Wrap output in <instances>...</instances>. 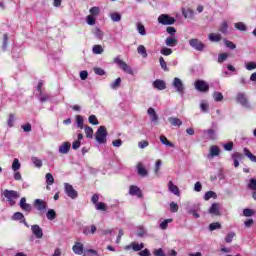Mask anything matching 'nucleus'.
Instances as JSON below:
<instances>
[{"mask_svg":"<svg viewBox=\"0 0 256 256\" xmlns=\"http://www.w3.org/2000/svg\"><path fill=\"white\" fill-rule=\"evenodd\" d=\"M3 197H5L7 203L10 205V207H15L16 205V199H19V197H21V195L19 194V192L15 191V190H9V189H5L2 193Z\"/></svg>","mask_w":256,"mask_h":256,"instance_id":"nucleus-1","label":"nucleus"},{"mask_svg":"<svg viewBox=\"0 0 256 256\" xmlns=\"http://www.w3.org/2000/svg\"><path fill=\"white\" fill-rule=\"evenodd\" d=\"M107 135H108L107 127L100 126L95 133V139L97 143H100V145L107 143Z\"/></svg>","mask_w":256,"mask_h":256,"instance_id":"nucleus-2","label":"nucleus"},{"mask_svg":"<svg viewBox=\"0 0 256 256\" xmlns=\"http://www.w3.org/2000/svg\"><path fill=\"white\" fill-rule=\"evenodd\" d=\"M194 87L196 91H199V93H209V83L205 82V80H196Z\"/></svg>","mask_w":256,"mask_h":256,"instance_id":"nucleus-3","label":"nucleus"},{"mask_svg":"<svg viewBox=\"0 0 256 256\" xmlns=\"http://www.w3.org/2000/svg\"><path fill=\"white\" fill-rule=\"evenodd\" d=\"M64 191L70 199H77L79 197V192L69 183H64Z\"/></svg>","mask_w":256,"mask_h":256,"instance_id":"nucleus-4","label":"nucleus"},{"mask_svg":"<svg viewBox=\"0 0 256 256\" xmlns=\"http://www.w3.org/2000/svg\"><path fill=\"white\" fill-rule=\"evenodd\" d=\"M175 17L168 14H162L158 17V23L161 25H175Z\"/></svg>","mask_w":256,"mask_h":256,"instance_id":"nucleus-5","label":"nucleus"},{"mask_svg":"<svg viewBox=\"0 0 256 256\" xmlns=\"http://www.w3.org/2000/svg\"><path fill=\"white\" fill-rule=\"evenodd\" d=\"M114 63H116V65H118L125 73H128V75H133V68L128 66L125 61L119 59V57L114 59Z\"/></svg>","mask_w":256,"mask_h":256,"instance_id":"nucleus-6","label":"nucleus"},{"mask_svg":"<svg viewBox=\"0 0 256 256\" xmlns=\"http://www.w3.org/2000/svg\"><path fill=\"white\" fill-rule=\"evenodd\" d=\"M189 45L192 47V49H195V51H205V45L203 42H201L197 38H192L189 40Z\"/></svg>","mask_w":256,"mask_h":256,"instance_id":"nucleus-7","label":"nucleus"},{"mask_svg":"<svg viewBox=\"0 0 256 256\" xmlns=\"http://www.w3.org/2000/svg\"><path fill=\"white\" fill-rule=\"evenodd\" d=\"M172 87L176 89V92L179 93L180 95H184L185 93V85H183V81H181L179 78H174Z\"/></svg>","mask_w":256,"mask_h":256,"instance_id":"nucleus-8","label":"nucleus"},{"mask_svg":"<svg viewBox=\"0 0 256 256\" xmlns=\"http://www.w3.org/2000/svg\"><path fill=\"white\" fill-rule=\"evenodd\" d=\"M34 209H37V211H40V213H43V211H47V202L45 200L36 199L33 203Z\"/></svg>","mask_w":256,"mask_h":256,"instance_id":"nucleus-9","label":"nucleus"},{"mask_svg":"<svg viewBox=\"0 0 256 256\" xmlns=\"http://www.w3.org/2000/svg\"><path fill=\"white\" fill-rule=\"evenodd\" d=\"M236 100L240 103V105H242V107H246V109L251 108V104H249V100L247 99V95H245V93H238Z\"/></svg>","mask_w":256,"mask_h":256,"instance_id":"nucleus-10","label":"nucleus"},{"mask_svg":"<svg viewBox=\"0 0 256 256\" xmlns=\"http://www.w3.org/2000/svg\"><path fill=\"white\" fill-rule=\"evenodd\" d=\"M124 249L125 251H131V249L134 251H143V249H145V244L143 242L140 244L138 242H132L131 244L126 245Z\"/></svg>","mask_w":256,"mask_h":256,"instance_id":"nucleus-11","label":"nucleus"},{"mask_svg":"<svg viewBox=\"0 0 256 256\" xmlns=\"http://www.w3.org/2000/svg\"><path fill=\"white\" fill-rule=\"evenodd\" d=\"M129 195L138 197V199H143V192L141 191V188H139L136 185H131L130 186Z\"/></svg>","mask_w":256,"mask_h":256,"instance_id":"nucleus-12","label":"nucleus"},{"mask_svg":"<svg viewBox=\"0 0 256 256\" xmlns=\"http://www.w3.org/2000/svg\"><path fill=\"white\" fill-rule=\"evenodd\" d=\"M19 206L21 208L22 211H26V213H31L33 206H31V204L27 203V198L22 197L20 199V203Z\"/></svg>","mask_w":256,"mask_h":256,"instance_id":"nucleus-13","label":"nucleus"},{"mask_svg":"<svg viewBox=\"0 0 256 256\" xmlns=\"http://www.w3.org/2000/svg\"><path fill=\"white\" fill-rule=\"evenodd\" d=\"M31 231L36 239H43V229L41 226L34 224L31 226Z\"/></svg>","mask_w":256,"mask_h":256,"instance_id":"nucleus-14","label":"nucleus"},{"mask_svg":"<svg viewBox=\"0 0 256 256\" xmlns=\"http://www.w3.org/2000/svg\"><path fill=\"white\" fill-rule=\"evenodd\" d=\"M220 209L221 206L219 205V203H213L209 208L208 213H210V215H215L216 217H219V215H221Z\"/></svg>","mask_w":256,"mask_h":256,"instance_id":"nucleus-15","label":"nucleus"},{"mask_svg":"<svg viewBox=\"0 0 256 256\" xmlns=\"http://www.w3.org/2000/svg\"><path fill=\"white\" fill-rule=\"evenodd\" d=\"M59 153L62 155H67L69 151H71V143L70 142H63L58 149Z\"/></svg>","mask_w":256,"mask_h":256,"instance_id":"nucleus-16","label":"nucleus"},{"mask_svg":"<svg viewBox=\"0 0 256 256\" xmlns=\"http://www.w3.org/2000/svg\"><path fill=\"white\" fill-rule=\"evenodd\" d=\"M153 87L158 91H164V89H167V84H165V81L157 79L153 82Z\"/></svg>","mask_w":256,"mask_h":256,"instance_id":"nucleus-17","label":"nucleus"},{"mask_svg":"<svg viewBox=\"0 0 256 256\" xmlns=\"http://www.w3.org/2000/svg\"><path fill=\"white\" fill-rule=\"evenodd\" d=\"M203 134L206 139H210L211 141L217 139V134L215 133V130H213L211 128L204 130Z\"/></svg>","mask_w":256,"mask_h":256,"instance_id":"nucleus-18","label":"nucleus"},{"mask_svg":"<svg viewBox=\"0 0 256 256\" xmlns=\"http://www.w3.org/2000/svg\"><path fill=\"white\" fill-rule=\"evenodd\" d=\"M178 43L179 40L173 36H168L165 40V45H167V47H177Z\"/></svg>","mask_w":256,"mask_h":256,"instance_id":"nucleus-19","label":"nucleus"},{"mask_svg":"<svg viewBox=\"0 0 256 256\" xmlns=\"http://www.w3.org/2000/svg\"><path fill=\"white\" fill-rule=\"evenodd\" d=\"M168 189L169 191H171V193H173L174 195H177L179 197V195H181V191L179 190V187L175 184H173L172 181H170L168 183Z\"/></svg>","mask_w":256,"mask_h":256,"instance_id":"nucleus-20","label":"nucleus"},{"mask_svg":"<svg viewBox=\"0 0 256 256\" xmlns=\"http://www.w3.org/2000/svg\"><path fill=\"white\" fill-rule=\"evenodd\" d=\"M168 121L172 127H181L183 125V121L177 117H169Z\"/></svg>","mask_w":256,"mask_h":256,"instance_id":"nucleus-21","label":"nucleus"},{"mask_svg":"<svg viewBox=\"0 0 256 256\" xmlns=\"http://www.w3.org/2000/svg\"><path fill=\"white\" fill-rule=\"evenodd\" d=\"M97 231V226L96 225H91L90 227H84L83 228V233L84 235H95V232Z\"/></svg>","mask_w":256,"mask_h":256,"instance_id":"nucleus-22","label":"nucleus"},{"mask_svg":"<svg viewBox=\"0 0 256 256\" xmlns=\"http://www.w3.org/2000/svg\"><path fill=\"white\" fill-rule=\"evenodd\" d=\"M73 252L76 255H83V244L80 242H77L73 247H72Z\"/></svg>","mask_w":256,"mask_h":256,"instance_id":"nucleus-23","label":"nucleus"},{"mask_svg":"<svg viewBox=\"0 0 256 256\" xmlns=\"http://www.w3.org/2000/svg\"><path fill=\"white\" fill-rule=\"evenodd\" d=\"M137 171L140 177H147V175H149V172L147 171V169H145V167H143V164L141 163L138 164Z\"/></svg>","mask_w":256,"mask_h":256,"instance_id":"nucleus-24","label":"nucleus"},{"mask_svg":"<svg viewBox=\"0 0 256 256\" xmlns=\"http://www.w3.org/2000/svg\"><path fill=\"white\" fill-rule=\"evenodd\" d=\"M243 153L247 158L250 159L252 163H256V156L253 153H251V150H249L248 148H244Z\"/></svg>","mask_w":256,"mask_h":256,"instance_id":"nucleus-25","label":"nucleus"},{"mask_svg":"<svg viewBox=\"0 0 256 256\" xmlns=\"http://www.w3.org/2000/svg\"><path fill=\"white\" fill-rule=\"evenodd\" d=\"M36 97L39 99L40 103H47V101L51 99V95L43 94V92H41V94H36Z\"/></svg>","mask_w":256,"mask_h":256,"instance_id":"nucleus-26","label":"nucleus"},{"mask_svg":"<svg viewBox=\"0 0 256 256\" xmlns=\"http://www.w3.org/2000/svg\"><path fill=\"white\" fill-rule=\"evenodd\" d=\"M46 217L48 221H55V219H57V212L53 209H48Z\"/></svg>","mask_w":256,"mask_h":256,"instance_id":"nucleus-27","label":"nucleus"},{"mask_svg":"<svg viewBox=\"0 0 256 256\" xmlns=\"http://www.w3.org/2000/svg\"><path fill=\"white\" fill-rule=\"evenodd\" d=\"M221 153V149H219V146H211L210 147V155L211 157H219Z\"/></svg>","mask_w":256,"mask_h":256,"instance_id":"nucleus-28","label":"nucleus"},{"mask_svg":"<svg viewBox=\"0 0 256 256\" xmlns=\"http://www.w3.org/2000/svg\"><path fill=\"white\" fill-rule=\"evenodd\" d=\"M208 39L212 43H218V41H221V34L210 33Z\"/></svg>","mask_w":256,"mask_h":256,"instance_id":"nucleus-29","label":"nucleus"},{"mask_svg":"<svg viewBox=\"0 0 256 256\" xmlns=\"http://www.w3.org/2000/svg\"><path fill=\"white\" fill-rule=\"evenodd\" d=\"M160 141L163 145H166V147H175V144L173 142H170L165 135L160 136Z\"/></svg>","mask_w":256,"mask_h":256,"instance_id":"nucleus-30","label":"nucleus"},{"mask_svg":"<svg viewBox=\"0 0 256 256\" xmlns=\"http://www.w3.org/2000/svg\"><path fill=\"white\" fill-rule=\"evenodd\" d=\"M228 29H229V24L227 23V21H224L219 28L220 33H222L223 35H227L228 33Z\"/></svg>","mask_w":256,"mask_h":256,"instance_id":"nucleus-31","label":"nucleus"},{"mask_svg":"<svg viewBox=\"0 0 256 256\" xmlns=\"http://www.w3.org/2000/svg\"><path fill=\"white\" fill-rule=\"evenodd\" d=\"M7 45H9V35L5 33L2 40V51H7Z\"/></svg>","mask_w":256,"mask_h":256,"instance_id":"nucleus-32","label":"nucleus"},{"mask_svg":"<svg viewBox=\"0 0 256 256\" xmlns=\"http://www.w3.org/2000/svg\"><path fill=\"white\" fill-rule=\"evenodd\" d=\"M84 131L87 139H93V128L91 126H84Z\"/></svg>","mask_w":256,"mask_h":256,"instance_id":"nucleus-33","label":"nucleus"},{"mask_svg":"<svg viewBox=\"0 0 256 256\" xmlns=\"http://www.w3.org/2000/svg\"><path fill=\"white\" fill-rule=\"evenodd\" d=\"M137 51L139 55H142L144 59H147V48H145L143 45H139Z\"/></svg>","mask_w":256,"mask_h":256,"instance_id":"nucleus-34","label":"nucleus"},{"mask_svg":"<svg viewBox=\"0 0 256 256\" xmlns=\"http://www.w3.org/2000/svg\"><path fill=\"white\" fill-rule=\"evenodd\" d=\"M205 201H209V199H217V193L214 191H208L204 195Z\"/></svg>","mask_w":256,"mask_h":256,"instance_id":"nucleus-35","label":"nucleus"},{"mask_svg":"<svg viewBox=\"0 0 256 256\" xmlns=\"http://www.w3.org/2000/svg\"><path fill=\"white\" fill-rule=\"evenodd\" d=\"M235 29L238 31H247V25L243 22H237L234 24Z\"/></svg>","mask_w":256,"mask_h":256,"instance_id":"nucleus-36","label":"nucleus"},{"mask_svg":"<svg viewBox=\"0 0 256 256\" xmlns=\"http://www.w3.org/2000/svg\"><path fill=\"white\" fill-rule=\"evenodd\" d=\"M137 31L140 35H147V30H145V26L141 23H137Z\"/></svg>","mask_w":256,"mask_h":256,"instance_id":"nucleus-37","label":"nucleus"},{"mask_svg":"<svg viewBox=\"0 0 256 256\" xmlns=\"http://www.w3.org/2000/svg\"><path fill=\"white\" fill-rule=\"evenodd\" d=\"M247 188L250 189V191H256V179L251 178L249 180V183L247 184Z\"/></svg>","mask_w":256,"mask_h":256,"instance_id":"nucleus-38","label":"nucleus"},{"mask_svg":"<svg viewBox=\"0 0 256 256\" xmlns=\"http://www.w3.org/2000/svg\"><path fill=\"white\" fill-rule=\"evenodd\" d=\"M84 120H83V116L81 115H77L76 116V123H77V127L79 129H84L85 125L83 124Z\"/></svg>","mask_w":256,"mask_h":256,"instance_id":"nucleus-39","label":"nucleus"},{"mask_svg":"<svg viewBox=\"0 0 256 256\" xmlns=\"http://www.w3.org/2000/svg\"><path fill=\"white\" fill-rule=\"evenodd\" d=\"M13 221H23L25 219V215L21 212H16L12 216Z\"/></svg>","mask_w":256,"mask_h":256,"instance_id":"nucleus-40","label":"nucleus"},{"mask_svg":"<svg viewBox=\"0 0 256 256\" xmlns=\"http://www.w3.org/2000/svg\"><path fill=\"white\" fill-rule=\"evenodd\" d=\"M92 51H93L94 55H101V53H103V46L94 45L92 48Z\"/></svg>","mask_w":256,"mask_h":256,"instance_id":"nucleus-41","label":"nucleus"},{"mask_svg":"<svg viewBox=\"0 0 256 256\" xmlns=\"http://www.w3.org/2000/svg\"><path fill=\"white\" fill-rule=\"evenodd\" d=\"M12 169L14 171H19L21 169V162H19V159L15 158L12 163Z\"/></svg>","mask_w":256,"mask_h":256,"instance_id":"nucleus-42","label":"nucleus"},{"mask_svg":"<svg viewBox=\"0 0 256 256\" xmlns=\"http://www.w3.org/2000/svg\"><path fill=\"white\" fill-rule=\"evenodd\" d=\"M32 163L35 165V167L41 168L43 167V161L37 157H32L31 158Z\"/></svg>","mask_w":256,"mask_h":256,"instance_id":"nucleus-43","label":"nucleus"},{"mask_svg":"<svg viewBox=\"0 0 256 256\" xmlns=\"http://www.w3.org/2000/svg\"><path fill=\"white\" fill-rule=\"evenodd\" d=\"M95 207L97 211H107V204H105L104 202H98L97 204H95Z\"/></svg>","mask_w":256,"mask_h":256,"instance_id":"nucleus-44","label":"nucleus"},{"mask_svg":"<svg viewBox=\"0 0 256 256\" xmlns=\"http://www.w3.org/2000/svg\"><path fill=\"white\" fill-rule=\"evenodd\" d=\"M169 223H173V219H165L164 221H162L160 223V229H167V227H169Z\"/></svg>","mask_w":256,"mask_h":256,"instance_id":"nucleus-45","label":"nucleus"},{"mask_svg":"<svg viewBox=\"0 0 256 256\" xmlns=\"http://www.w3.org/2000/svg\"><path fill=\"white\" fill-rule=\"evenodd\" d=\"M93 71H94L95 75H99V77H103V75L107 74V72H105L103 70V68H99V67H94Z\"/></svg>","mask_w":256,"mask_h":256,"instance_id":"nucleus-46","label":"nucleus"},{"mask_svg":"<svg viewBox=\"0 0 256 256\" xmlns=\"http://www.w3.org/2000/svg\"><path fill=\"white\" fill-rule=\"evenodd\" d=\"M221 223L213 222L209 225V231H216V229H221Z\"/></svg>","mask_w":256,"mask_h":256,"instance_id":"nucleus-47","label":"nucleus"},{"mask_svg":"<svg viewBox=\"0 0 256 256\" xmlns=\"http://www.w3.org/2000/svg\"><path fill=\"white\" fill-rule=\"evenodd\" d=\"M222 147L224 151H233V147H234L233 141L223 144Z\"/></svg>","mask_w":256,"mask_h":256,"instance_id":"nucleus-48","label":"nucleus"},{"mask_svg":"<svg viewBox=\"0 0 256 256\" xmlns=\"http://www.w3.org/2000/svg\"><path fill=\"white\" fill-rule=\"evenodd\" d=\"M111 20L114 21V23H118V21H121V14L114 12L110 14Z\"/></svg>","mask_w":256,"mask_h":256,"instance_id":"nucleus-49","label":"nucleus"},{"mask_svg":"<svg viewBox=\"0 0 256 256\" xmlns=\"http://www.w3.org/2000/svg\"><path fill=\"white\" fill-rule=\"evenodd\" d=\"M244 217H253L255 215V211L253 209L245 208L243 210Z\"/></svg>","mask_w":256,"mask_h":256,"instance_id":"nucleus-50","label":"nucleus"},{"mask_svg":"<svg viewBox=\"0 0 256 256\" xmlns=\"http://www.w3.org/2000/svg\"><path fill=\"white\" fill-rule=\"evenodd\" d=\"M46 183L47 185H53V183H55V178H53V174L51 173L46 174Z\"/></svg>","mask_w":256,"mask_h":256,"instance_id":"nucleus-51","label":"nucleus"},{"mask_svg":"<svg viewBox=\"0 0 256 256\" xmlns=\"http://www.w3.org/2000/svg\"><path fill=\"white\" fill-rule=\"evenodd\" d=\"M88 121L91 125H99V120L97 119V116L93 114L89 116Z\"/></svg>","mask_w":256,"mask_h":256,"instance_id":"nucleus-52","label":"nucleus"},{"mask_svg":"<svg viewBox=\"0 0 256 256\" xmlns=\"http://www.w3.org/2000/svg\"><path fill=\"white\" fill-rule=\"evenodd\" d=\"M111 89H119L121 87V78H117L114 82L110 85Z\"/></svg>","mask_w":256,"mask_h":256,"instance_id":"nucleus-53","label":"nucleus"},{"mask_svg":"<svg viewBox=\"0 0 256 256\" xmlns=\"http://www.w3.org/2000/svg\"><path fill=\"white\" fill-rule=\"evenodd\" d=\"M147 234V230H145V228H143V226L138 227L137 230V237H145V235Z\"/></svg>","mask_w":256,"mask_h":256,"instance_id":"nucleus-54","label":"nucleus"},{"mask_svg":"<svg viewBox=\"0 0 256 256\" xmlns=\"http://www.w3.org/2000/svg\"><path fill=\"white\" fill-rule=\"evenodd\" d=\"M83 256H99V253L93 249H88L84 251Z\"/></svg>","mask_w":256,"mask_h":256,"instance_id":"nucleus-55","label":"nucleus"},{"mask_svg":"<svg viewBox=\"0 0 256 256\" xmlns=\"http://www.w3.org/2000/svg\"><path fill=\"white\" fill-rule=\"evenodd\" d=\"M89 11H90L91 15L95 16V17H97V15H99V13H101V9L97 6L90 8Z\"/></svg>","mask_w":256,"mask_h":256,"instance_id":"nucleus-56","label":"nucleus"},{"mask_svg":"<svg viewBox=\"0 0 256 256\" xmlns=\"http://www.w3.org/2000/svg\"><path fill=\"white\" fill-rule=\"evenodd\" d=\"M229 57V54L227 53H221L218 55V63H224L227 61V58Z\"/></svg>","mask_w":256,"mask_h":256,"instance_id":"nucleus-57","label":"nucleus"},{"mask_svg":"<svg viewBox=\"0 0 256 256\" xmlns=\"http://www.w3.org/2000/svg\"><path fill=\"white\" fill-rule=\"evenodd\" d=\"M213 98L216 101V103H219L223 99V93H221V92H214Z\"/></svg>","mask_w":256,"mask_h":256,"instance_id":"nucleus-58","label":"nucleus"},{"mask_svg":"<svg viewBox=\"0 0 256 256\" xmlns=\"http://www.w3.org/2000/svg\"><path fill=\"white\" fill-rule=\"evenodd\" d=\"M161 55L169 56L173 53L171 48L163 47L160 51Z\"/></svg>","mask_w":256,"mask_h":256,"instance_id":"nucleus-59","label":"nucleus"},{"mask_svg":"<svg viewBox=\"0 0 256 256\" xmlns=\"http://www.w3.org/2000/svg\"><path fill=\"white\" fill-rule=\"evenodd\" d=\"M159 61L160 67L163 69V71H169V67H167V62H165V59L163 57H160Z\"/></svg>","mask_w":256,"mask_h":256,"instance_id":"nucleus-60","label":"nucleus"},{"mask_svg":"<svg viewBox=\"0 0 256 256\" xmlns=\"http://www.w3.org/2000/svg\"><path fill=\"white\" fill-rule=\"evenodd\" d=\"M224 44L226 47H228V49H237V45H235V43L227 40V39H224Z\"/></svg>","mask_w":256,"mask_h":256,"instance_id":"nucleus-61","label":"nucleus"},{"mask_svg":"<svg viewBox=\"0 0 256 256\" xmlns=\"http://www.w3.org/2000/svg\"><path fill=\"white\" fill-rule=\"evenodd\" d=\"M15 123V114H9V118L7 120L8 127H13Z\"/></svg>","mask_w":256,"mask_h":256,"instance_id":"nucleus-62","label":"nucleus"},{"mask_svg":"<svg viewBox=\"0 0 256 256\" xmlns=\"http://www.w3.org/2000/svg\"><path fill=\"white\" fill-rule=\"evenodd\" d=\"M246 69L247 71H253L254 69H256V62L246 63Z\"/></svg>","mask_w":256,"mask_h":256,"instance_id":"nucleus-63","label":"nucleus"},{"mask_svg":"<svg viewBox=\"0 0 256 256\" xmlns=\"http://www.w3.org/2000/svg\"><path fill=\"white\" fill-rule=\"evenodd\" d=\"M153 253H154L155 256H167V255L165 254V252H164L161 248L155 249V250L153 251Z\"/></svg>","mask_w":256,"mask_h":256,"instance_id":"nucleus-64","label":"nucleus"}]
</instances>
